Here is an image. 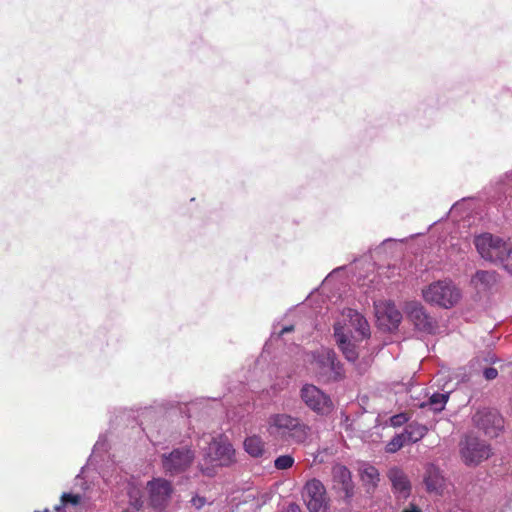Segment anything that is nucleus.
Listing matches in <instances>:
<instances>
[{
	"mask_svg": "<svg viewBox=\"0 0 512 512\" xmlns=\"http://www.w3.org/2000/svg\"><path fill=\"white\" fill-rule=\"evenodd\" d=\"M270 436L288 444H302L310 436L311 428L298 417L286 413H276L267 420Z\"/></svg>",
	"mask_w": 512,
	"mask_h": 512,
	"instance_id": "nucleus-1",
	"label": "nucleus"
},
{
	"mask_svg": "<svg viewBox=\"0 0 512 512\" xmlns=\"http://www.w3.org/2000/svg\"><path fill=\"white\" fill-rule=\"evenodd\" d=\"M474 244L483 259L501 265L512 274V243L490 233H484L475 237Z\"/></svg>",
	"mask_w": 512,
	"mask_h": 512,
	"instance_id": "nucleus-2",
	"label": "nucleus"
},
{
	"mask_svg": "<svg viewBox=\"0 0 512 512\" xmlns=\"http://www.w3.org/2000/svg\"><path fill=\"white\" fill-rule=\"evenodd\" d=\"M208 444L205 450L204 458L206 461L212 464V467H204L199 464L200 471L207 476H213L214 466H229L235 461V450L228 439L222 435L218 437H209L202 439Z\"/></svg>",
	"mask_w": 512,
	"mask_h": 512,
	"instance_id": "nucleus-3",
	"label": "nucleus"
},
{
	"mask_svg": "<svg viewBox=\"0 0 512 512\" xmlns=\"http://www.w3.org/2000/svg\"><path fill=\"white\" fill-rule=\"evenodd\" d=\"M423 299L433 305L444 309L454 307L461 299L459 287L451 280H438L432 282L422 290Z\"/></svg>",
	"mask_w": 512,
	"mask_h": 512,
	"instance_id": "nucleus-4",
	"label": "nucleus"
},
{
	"mask_svg": "<svg viewBox=\"0 0 512 512\" xmlns=\"http://www.w3.org/2000/svg\"><path fill=\"white\" fill-rule=\"evenodd\" d=\"M312 370L322 382L339 381L344 378V369L336 354L329 349H322L313 354Z\"/></svg>",
	"mask_w": 512,
	"mask_h": 512,
	"instance_id": "nucleus-5",
	"label": "nucleus"
},
{
	"mask_svg": "<svg viewBox=\"0 0 512 512\" xmlns=\"http://www.w3.org/2000/svg\"><path fill=\"white\" fill-rule=\"evenodd\" d=\"M194 459L195 451L185 445L163 453L161 465L166 474L178 475L185 472L192 465Z\"/></svg>",
	"mask_w": 512,
	"mask_h": 512,
	"instance_id": "nucleus-6",
	"label": "nucleus"
},
{
	"mask_svg": "<svg viewBox=\"0 0 512 512\" xmlns=\"http://www.w3.org/2000/svg\"><path fill=\"white\" fill-rule=\"evenodd\" d=\"M300 398L311 411L320 416H327L334 409L331 397L313 384L302 386Z\"/></svg>",
	"mask_w": 512,
	"mask_h": 512,
	"instance_id": "nucleus-7",
	"label": "nucleus"
},
{
	"mask_svg": "<svg viewBox=\"0 0 512 512\" xmlns=\"http://www.w3.org/2000/svg\"><path fill=\"white\" fill-rule=\"evenodd\" d=\"M302 498L310 512H329L330 501L325 486L318 479L306 482L302 491Z\"/></svg>",
	"mask_w": 512,
	"mask_h": 512,
	"instance_id": "nucleus-8",
	"label": "nucleus"
},
{
	"mask_svg": "<svg viewBox=\"0 0 512 512\" xmlns=\"http://www.w3.org/2000/svg\"><path fill=\"white\" fill-rule=\"evenodd\" d=\"M461 456L467 465H476L490 456L491 449L484 441L467 435L461 442Z\"/></svg>",
	"mask_w": 512,
	"mask_h": 512,
	"instance_id": "nucleus-9",
	"label": "nucleus"
},
{
	"mask_svg": "<svg viewBox=\"0 0 512 512\" xmlns=\"http://www.w3.org/2000/svg\"><path fill=\"white\" fill-rule=\"evenodd\" d=\"M473 422L489 437H497L504 425L502 416L488 408L479 409L473 416Z\"/></svg>",
	"mask_w": 512,
	"mask_h": 512,
	"instance_id": "nucleus-10",
	"label": "nucleus"
},
{
	"mask_svg": "<svg viewBox=\"0 0 512 512\" xmlns=\"http://www.w3.org/2000/svg\"><path fill=\"white\" fill-rule=\"evenodd\" d=\"M150 505L158 511L163 510L170 500L173 488L171 483L163 478H155L147 484Z\"/></svg>",
	"mask_w": 512,
	"mask_h": 512,
	"instance_id": "nucleus-11",
	"label": "nucleus"
},
{
	"mask_svg": "<svg viewBox=\"0 0 512 512\" xmlns=\"http://www.w3.org/2000/svg\"><path fill=\"white\" fill-rule=\"evenodd\" d=\"M405 311L409 320L419 331L432 334L435 332L437 325L433 317H431L425 308L418 302H409L405 306Z\"/></svg>",
	"mask_w": 512,
	"mask_h": 512,
	"instance_id": "nucleus-12",
	"label": "nucleus"
},
{
	"mask_svg": "<svg viewBox=\"0 0 512 512\" xmlns=\"http://www.w3.org/2000/svg\"><path fill=\"white\" fill-rule=\"evenodd\" d=\"M120 492H121V499L119 500V503L123 505V511L122 512H136L138 511L142 505V486L132 480H125L121 484Z\"/></svg>",
	"mask_w": 512,
	"mask_h": 512,
	"instance_id": "nucleus-13",
	"label": "nucleus"
},
{
	"mask_svg": "<svg viewBox=\"0 0 512 512\" xmlns=\"http://www.w3.org/2000/svg\"><path fill=\"white\" fill-rule=\"evenodd\" d=\"M334 336L345 358L350 362H355L359 356V348L355 337L346 335L339 323L334 325Z\"/></svg>",
	"mask_w": 512,
	"mask_h": 512,
	"instance_id": "nucleus-14",
	"label": "nucleus"
},
{
	"mask_svg": "<svg viewBox=\"0 0 512 512\" xmlns=\"http://www.w3.org/2000/svg\"><path fill=\"white\" fill-rule=\"evenodd\" d=\"M376 316L379 320L387 322L388 329L396 328L402 320L401 312L390 301L376 305Z\"/></svg>",
	"mask_w": 512,
	"mask_h": 512,
	"instance_id": "nucleus-15",
	"label": "nucleus"
},
{
	"mask_svg": "<svg viewBox=\"0 0 512 512\" xmlns=\"http://www.w3.org/2000/svg\"><path fill=\"white\" fill-rule=\"evenodd\" d=\"M332 479L335 487H338L345 494L346 498L353 495V484L351 473L347 467L341 464H336L332 468Z\"/></svg>",
	"mask_w": 512,
	"mask_h": 512,
	"instance_id": "nucleus-16",
	"label": "nucleus"
},
{
	"mask_svg": "<svg viewBox=\"0 0 512 512\" xmlns=\"http://www.w3.org/2000/svg\"><path fill=\"white\" fill-rule=\"evenodd\" d=\"M388 477L397 497L403 499L408 498L411 491V485L405 473L398 468H392L388 472Z\"/></svg>",
	"mask_w": 512,
	"mask_h": 512,
	"instance_id": "nucleus-17",
	"label": "nucleus"
},
{
	"mask_svg": "<svg viewBox=\"0 0 512 512\" xmlns=\"http://www.w3.org/2000/svg\"><path fill=\"white\" fill-rule=\"evenodd\" d=\"M343 317L348 319L350 326L355 329V332L358 333L361 340L370 336L368 322L359 312L348 308L343 311Z\"/></svg>",
	"mask_w": 512,
	"mask_h": 512,
	"instance_id": "nucleus-18",
	"label": "nucleus"
},
{
	"mask_svg": "<svg viewBox=\"0 0 512 512\" xmlns=\"http://www.w3.org/2000/svg\"><path fill=\"white\" fill-rule=\"evenodd\" d=\"M470 283L478 292L488 291L497 283V273L495 271L478 270L471 277Z\"/></svg>",
	"mask_w": 512,
	"mask_h": 512,
	"instance_id": "nucleus-19",
	"label": "nucleus"
},
{
	"mask_svg": "<svg viewBox=\"0 0 512 512\" xmlns=\"http://www.w3.org/2000/svg\"><path fill=\"white\" fill-rule=\"evenodd\" d=\"M424 481L427 490L430 492L439 493L444 485V477L441 471L434 465L430 464L426 468Z\"/></svg>",
	"mask_w": 512,
	"mask_h": 512,
	"instance_id": "nucleus-20",
	"label": "nucleus"
},
{
	"mask_svg": "<svg viewBox=\"0 0 512 512\" xmlns=\"http://www.w3.org/2000/svg\"><path fill=\"white\" fill-rule=\"evenodd\" d=\"M449 399V393H433L426 401L419 402L416 405L420 408H429L431 411L437 413L441 412Z\"/></svg>",
	"mask_w": 512,
	"mask_h": 512,
	"instance_id": "nucleus-21",
	"label": "nucleus"
},
{
	"mask_svg": "<svg viewBox=\"0 0 512 512\" xmlns=\"http://www.w3.org/2000/svg\"><path fill=\"white\" fill-rule=\"evenodd\" d=\"M83 501V496L78 493H63L60 499V504L55 506L56 512H66L67 509L70 512L76 510Z\"/></svg>",
	"mask_w": 512,
	"mask_h": 512,
	"instance_id": "nucleus-22",
	"label": "nucleus"
},
{
	"mask_svg": "<svg viewBox=\"0 0 512 512\" xmlns=\"http://www.w3.org/2000/svg\"><path fill=\"white\" fill-rule=\"evenodd\" d=\"M243 445L245 451L255 458L261 457L265 451L264 441L257 435L247 437Z\"/></svg>",
	"mask_w": 512,
	"mask_h": 512,
	"instance_id": "nucleus-23",
	"label": "nucleus"
},
{
	"mask_svg": "<svg viewBox=\"0 0 512 512\" xmlns=\"http://www.w3.org/2000/svg\"><path fill=\"white\" fill-rule=\"evenodd\" d=\"M427 433V428L424 425L418 423L409 424L403 434L408 443H415L421 440Z\"/></svg>",
	"mask_w": 512,
	"mask_h": 512,
	"instance_id": "nucleus-24",
	"label": "nucleus"
},
{
	"mask_svg": "<svg viewBox=\"0 0 512 512\" xmlns=\"http://www.w3.org/2000/svg\"><path fill=\"white\" fill-rule=\"evenodd\" d=\"M361 480L366 485L375 487L379 481L378 470L371 465H366L361 469Z\"/></svg>",
	"mask_w": 512,
	"mask_h": 512,
	"instance_id": "nucleus-25",
	"label": "nucleus"
},
{
	"mask_svg": "<svg viewBox=\"0 0 512 512\" xmlns=\"http://www.w3.org/2000/svg\"><path fill=\"white\" fill-rule=\"evenodd\" d=\"M407 442L403 433L395 435L386 445L388 453H395L400 450Z\"/></svg>",
	"mask_w": 512,
	"mask_h": 512,
	"instance_id": "nucleus-26",
	"label": "nucleus"
},
{
	"mask_svg": "<svg viewBox=\"0 0 512 512\" xmlns=\"http://www.w3.org/2000/svg\"><path fill=\"white\" fill-rule=\"evenodd\" d=\"M294 458L291 455H281L274 461V466L278 470H286L293 466Z\"/></svg>",
	"mask_w": 512,
	"mask_h": 512,
	"instance_id": "nucleus-27",
	"label": "nucleus"
},
{
	"mask_svg": "<svg viewBox=\"0 0 512 512\" xmlns=\"http://www.w3.org/2000/svg\"><path fill=\"white\" fill-rule=\"evenodd\" d=\"M408 421L406 414L400 413L391 417L390 422L394 427H399Z\"/></svg>",
	"mask_w": 512,
	"mask_h": 512,
	"instance_id": "nucleus-28",
	"label": "nucleus"
},
{
	"mask_svg": "<svg viewBox=\"0 0 512 512\" xmlns=\"http://www.w3.org/2000/svg\"><path fill=\"white\" fill-rule=\"evenodd\" d=\"M107 450V443L104 438H99L98 441L95 443L93 448V454H96L98 451H106Z\"/></svg>",
	"mask_w": 512,
	"mask_h": 512,
	"instance_id": "nucleus-29",
	"label": "nucleus"
},
{
	"mask_svg": "<svg viewBox=\"0 0 512 512\" xmlns=\"http://www.w3.org/2000/svg\"><path fill=\"white\" fill-rule=\"evenodd\" d=\"M483 375L487 380H493L497 377L498 371L493 367L485 368L483 371Z\"/></svg>",
	"mask_w": 512,
	"mask_h": 512,
	"instance_id": "nucleus-30",
	"label": "nucleus"
},
{
	"mask_svg": "<svg viewBox=\"0 0 512 512\" xmlns=\"http://www.w3.org/2000/svg\"><path fill=\"white\" fill-rule=\"evenodd\" d=\"M191 503L196 509H200L205 505L206 500L204 497L195 496L191 499Z\"/></svg>",
	"mask_w": 512,
	"mask_h": 512,
	"instance_id": "nucleus-31",
	"label": "nucleus"
},
{
	"mask_svg": "<svg viewBox=\"0 0 512 512\" xmlns=\"http://www.w3.org/2000/svg\"><path fill=\"white\" fill-rule=\"evenodd\" d=\"M402 512H422V509L418 505L410 503Z\"/></svg>",
	"mask_w": 512,
	"mask_h": 512,
	"instance_id": "nucleus-32",
	"label": "nucleus"
},
{
	"mask_svg": "<svg viewBox=\"0 0 512 512\" xmlns=\"http://www.w3.org/2000/svg\"><path fill=\"white\" fill-rule=\"evenodd\" d=\"M284 512H301V509L297 504L290 503Z\"/></svg>",
	"mask_w": 512,
	"mask_h": 512,
	"instance_id": "nucleus-33",
	"label": "nucleus"
},
{
	"mask_svg": "<svg viewBox=\"0 0 512 512\" xmlns=\"http://www.w3.org/2000/svg\"><path fill=\"white\" fill-rule=\"evenodd\" d=\"M293 330H294V326H293V325L285 326V327H283V328L280 330L279 335H280V336H282V335H284V334H286V333H288V332H291V331H293Z\"/></svg>",
	"mask_w": 512,
	"mask_h": 512,
	"instance_id": "nucleus-34",
	"label": "nucleus"
}]
</instances>
